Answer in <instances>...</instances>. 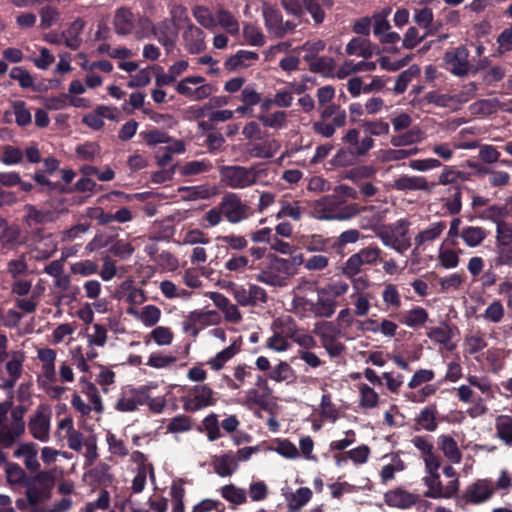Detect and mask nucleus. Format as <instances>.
<instances>
[{
  "instance_id": "052dcab7",
  "label": "nucleus",
  "mask_w": 512,
  "mask_h": 512,
  "mask_svg": "<svg viewBox=\"0 0 512 512\" xmlns=\"http://www.w3.org/2000/svg\"><path fill=\"white\" fill-rule=\"evenodd\" d=\"M213 168L212 163L207 159L202 160H194L185 163L181 167V175L183 176H193L201 173H205L210 171Z\"/></svg>"
},
{
  "instance_id": "603ef678",
  "label": "nucleus",
  "mask_w": 512,
  "mask_h": 512,
  "mask_svg": "<svg viewBox=\"0 0 512 512\" xmlns=\"http://www.w3.org/2000/svg\"><path fill=\"white\" fill-rule=\"evenodd\" d=\"M501 108L504 109V104L496 98L478 100L470 106L472 113L481 115L493 114Z\"/></svg>"
},
{
  "instance_id": "ddd939ff",
  "label": "nucleus",
  "mask_w": 512,
  "mask_h": 512,
  "mask_svg": "<svg viewBox=\"0 0 512 512\" xmlns=\"http://www.w3.org/2000/svg\"><path fill=\"white\" fill-rule=\"evenodd\" d=\"M391 8H385L381 12L372 15V29L374 36L381 44H395L400 40L397 32L391 31V25L388 16Z\"/></svg>"
},
{
  "instance_id": "0eeeda50",
  "label": "nucleus",
  "mask_w": 512,
  "mask_h": 512,
  "mask_svg": "<svg viewBox=\"0 0 512 512\" xmlns=\"http://www.w3.org/2000/svg\"><path fill=\"white\" fill-rule=\"evenodd\" d=\"M175 90L192 101H202L211 96L214 87L209 83H205V78L202 76L195 75L182 79L175 86Z\"/></svg>"
},
{
  "instance_id": "338daca9",
  "label": "nucleus",
  "mask_w": 512,
  "mask_h": 512,
  "mask_svg": "<svg viewBox=\"0 0 512 512\" xmlns=\"http://www.w3.org/2000/svg\"><path fill=\"white\" fill-rule=\"evenodd\" d=\"M496 255L493 259L495 267L508 266L512 267V245L511 244H495Z\"/></svg>"
},
{
  "instance_id": "423d86ee",
  "label": "nucleus",
  "mask_w": 512,
  "mask_h": 512,
  "mask_svg": "<svg viewBox=\"0 0 512 512\" xmlns=\"http://www.w3.org/2000/svg\"><path fill=\"white\" fill-rule=\"evenodd\" d=\"M313 333L319 336L323 348L331 358L339 357L346 346L339 341L340 331L332 322H318L314 325Z\"/></svg>"
},
{
  "instance_id": "c756f323",
  "label": "nucleus",
  "mask_w": 512,
  "mask_h": 512,
  "mask_svg": "<svg viewBox=\"0 0 512 512\" xmlns=\"http://www.w3.org/2000/svg\"><path fill=\"white\" fill-rule=\"evenodd\" d=\"M393 187L399 191L406 190H420L430 192L431 188L426 180V178L422 176H408L403 175L394 180Z\"/></svg>"
},
{
  "instance_id": "f8f14e48",
  "label": "nucleus",
  "mask_w": 512,
  "mask_h": 512,
  "mask_svg": "<svg viewBox=\"0 0 512 512\" xmlns=\"http://www.w3.org/2000/svg\"><path fill=\"white\" fill-rule=\"evenodd\" d=\"M468 385H461L456 388V395L460 402L470 403L474 400L473 388L478 389L486 398H493L491 381L485 376L469 375Z\"/></svg>"
},
{
  "instance_id": "5fc2aeb1",
  "label": "nucleus",
  "mask_w": 512,
  "mask_h": 512,
  "mask_svg": "<svg viewBox=\"0 0 512 512\" xmlns=\"http://www.w3.org/2000/svg\"><path fill=\"white\" fill-rule=\"evenodd\" d=\"M419 151L417 147L409 149H386L379 152V159L382 162L398 161L416 155Z\"/></svg>"
},
{
  "instance_id": "de8ad7c7",
  "label": "nucleus",
  "mask_w": 512,
  "mask_h": 512,
  "mask_svg": "<svg viewBox=\"0 0 512 512\" xmlns=\"http://www.w3.org/2000/svg\"><path fill=\"white\" fill-rule=\"evenodd\" d=\"M337 303L333 298L318 297L313 302L312 314L317 318H330L336 311Z\"/></svg>"
},
{
  "instance_id": "4be33fe9",
  "label": "nucleus",
  "mask_w": 512,
  "mask_h": 512,
  "mask_svg": "<svg viewBox=\"0 0 512 512\" xmlns=\"http://www.w3.org/2000/svg\"><path fill=\"white\" fill-rule=\"evenodd\" d=\"M24 221L32 230L37 225L51 223L57 219V213L50 209H39L35 205L26 204L24 206Z\"/></svg>"
},
{
  "instance_id": "49530a36",
  "label": "nucleus",
  "mask_w": 512,
  "mask_h": 512,
  "mask_svg": "<svg viewBox=\"0 0 512 512\" xmlns=\"http://www.w3.org/2000/svg\"><path fill=\"white\" fill-rule=\"evenodd\" d=\"M7 273L13 280L22 278L29 274V266L25 253H22L7 262Z\"/></svg>"
},
{
  "instance_id": "c9c22d12",
  "label": "nucleus",
  "mask_w": 512,
  "mask_h": 512,
  "mask_svg": "<svg viewBox=\"0 0 512 512\" xmlns=\"http://www.w3.org/2000/svg\"><path fill=\"white\" fill-rule=\"evenodd\" d=\"M304 212L305 208L301 205L299 200H281L280 210L276 214V218L281 219L288 217L294 221H299L301 220Z\"/></svg>"
},
{
  "instance_id": "b1692460",
  "label": "nucleus",
  "mask_w": 512,
  "mask_h": 512,
  "mask_svg": "<svg viewBox=\"0 0 512 512\" xmlns=\"http://www.w3.org/2000/svg\"><path fill=\"white\" fill-rule=\"evenodd\" d=\"M25 355L22 351H13L9 354V360L5 364L8 378L4 380V388L11 389L15 386L23 373V362Z\"/></svg>"
},
{
  "instance_id": "09e8293b",
  "label": "nucleus",
  "mask_w": 512,
  "mask_h": 512,
  "mask_svg": "<svg viewBox=\"0 0 512 512\" xmlns=\"http://www.w3.org/2000/svg\"><path fill=\"white\" fill-rule=\"evenodd\" d=\"M307 11L311 14L315 23L320 24L325 19L324 7L330 8L333 0H303Z\"/></svg>"
},
{
  "instance_id": "37998d69",
  "label": "nucleus",
  "mask_w": 512,
  "mask_h": 512,
  "mask_svg": "<svg viewBox=\"0 0 512 512\" xmlns=\"http://www.w3.org/2000/svg\"><path fill=\"white\" fill-rule=\"evenodd\" d=\"M376 62H367V61H360L358 63H353L352 61H345L340 68L337 71V77L339 79H343L350 74L356 73V72H368V71H374L376 69Z\"/></svg>"
},
{
  "instance_id": "5701e85b",
  "label": "nucleus",
  "mask_w": 512,
  "mask_h": 512,
  "mask_svg": "<svg viewBox=\"0 0 512 512\" xmlns=\"http://www.w3.org/2000/svg\"><path fill=\"white\" fill-rule=\"evenodd\" d=\"M345 53L348 56H357L364 59L371 58L379 53V47L373 44L369 38L354 37L345 47Z\"/></svg>"
},
{
  "instance_id": "774afa93",
  "label": "nucleus",
  "mask_w": 512,
  "mask_h": 512,
  "mask_svg": "<svg viewBox=\"0 0 512 512\" xmlns=\"http://www.w3.org/2000/svg\"><path fill=\"white\" fill-rule=\"evenodd\" d=\"M9 76L11 79L18 82L19 86L23 89H29L34 87V78L30 72L22 67L15 66L11 69Z\"/></svg>"
},
{
  "instance_id": "9b49d317",
  "label": "nucleus",
  "mask_w": 512,
  "mask_h": 512,
  "mask_svg": "<svg viewBox=\"0 0 512 512\" xmlns=\"http://www.w3.org/2000/svg\"><path fill=\"white\" fill-rule=\"evenodd\" d=\"M289 268L288 259L275 257L267 269L257 274L256 279L269 286L282 287L286 285Z\"/></svg>"
},
{
  "instance_id": "e2e57ef3",
  "label": "nucleus",
  "mask_w": 512,
  "mask_h": 512,
  "mask_svg": "<svg viewBox=\"0 0 512 512\" xmlns=\"http://www.w3.org/2000/svg\"><path fill=\"white\" fill-rule=\"evenodd\" d=\"M311 72L320 73L324 76H332L334 71V60L331 57H317L309 62Z\"/></svg>"
},
{
  "instance_id": "13d9d810",
  "label": "nucleus",
  "mask_w": 512,
  "mask_h": 512,
  "mask_svg": "<svg viewBox=\"0 0 512 512\" xmlns=\"http://www.w3.org/2000/svg\"><path fill=\"white\" fill-rule=\"evenodd\" d=\"M238 352V348L235 344H231L222 351L218 352L215 357L211 358L207 364L211 369L218 371L224 367V365L233 358Z\"/></svg>"
},
{
  "instance_id": "dca6fc26",
  "label": "nucleus",
  "mask_w": 512,
  "mask_h": 512,
  "mask_svg": "<svg viewBox=\"0 0 512 512\" xmlns=\"http://www.w3.org/2000/svg\"><path fill=\"white\" fill-rule=\"evenodd\" d=\"M147 400L148 394L145 389L125 387L115 404V408L121 412H133L139 406L144 405Z\"/></svg>"
},
{
  "instance_id": "a18cd8bd",
  "label": "nucleus",
  "mask_w": 512,
  "mask_h": 512,
  "mask_svg": "<svg viewBox=\"0 0 512 512\" xmlns=\"http://www.w3.org/2000/svg\"><path fill=\"white\" fill-rule=\"evenodd\" d=\"M192 15L199 23V25H201L205 29L214 30L217 27L216 17L212 13V11L206 6H194L192 8Z\"/></svg>"
},
{
  "instance_id": "f704fd0d",
  "label": "nucleus",
  "mask_w": 512,
  "mask_h": 512,
  "mask_svg": "<svg viewBox=\"0 0 512 512\" xmlns=\"http://www.w3.org/2000/svg\"><path fill=\"white\" fill-rule=\"evenodd\" d=\"M279 149H280L279 141L272 139V140H266L261 143L253 144L248 149V153L251 157H254V158L270 159L278 152Z\"/></svg>"
},
{
  "instance_id": "864d4df0",
  "label": "nucleus",
  "mask_w": 512,
  "mask_h": 512,
  "mask_svg": "<svg viewBox=\"0 0 512 512\" xmlns=\"http://www.w3.org/2000/svg\"><path fill=\"white\" fill-rule=\"evenodd\" d=\"M53 285L56 289L64 292L60 299L70 298V300H75L78 293L79 287L72 286L71 278L69 275L61 274L60 276L54 279Z\"/></svg>"
},
{
  "instance_id": "a19ab883",
  "label": "nucleus",
  "mask_w": 512,
  "mask_h": 512,
  "mask_svg": "<svg viewBox=\"0 0 512 512\" xmlns=\"http://www.w3.org/2000/svg\"><path fill=\"white\" fill-rule=\"evenodd\" d=\"M428 320V312L422 307H415L401 314L400 321L410 328H418Z\"/></svg>"
},
{
  "instance_id": "9d476101",
  "label": "nucleus",
  "mask_w": 512,
  "mask_h": 512,
  "mask_svg": "<svg viewBox=\"0 0 512 512\" xmlns=\"http://www.w3.org/2000/svg\"><path fill=\"white\" fill-rule=\"evenodd\" d=\"M51 409L45 404L37 406L34 414L28 422V429L32 437L40 442H48L50 439Z\"/></svg>"
},
{
  "instance_id": "f3484780",
  "label": "nucleus",
  "mask_w": 512,
  "mask_h": 512,
  "mask_svg": "<svg viewBox=\"0 0 512 512\" xmlns=\"http://www.w3.org/2000/svg\"><path fill=\"white\" fill-rule=\"evenodd\" d=\"M359 214H362L359 226L364 230H371L375 236H378L379 229L383 227V221L386 216L385 209H379L373 205L359 206Z\"/></svg>"
},
{
  "instance_id": "0e129e2a",
  "label": "nucleus",
  "mask_w": 512,
  "mask_h": 512,
  "mask_svg": "<svg viewBox=\"0 0 512 512\" xmlns=\"http://www.w3.org/2000/svg\"><path fill=\"white\" fill-rule=\"evenodd\" d=\"M420 68L417 65L410 66L407 70L400 73L394 85V91L397 94H402L407 89L408 84L414 77L419 75Z\"/></svg>"
},
{
  "instance_id": "cd10ccee",
  "label": "nucleus",
  "mask_w": 512,
  "mask_h": 512,
  "mask_svg": "<svg viewBox=\"0 0 512 512\" xmlns=\"http://www.w3.org/2000/svg\"><path fill=\"white\" fill-rule=\"evenodd\" d=\"M37 455H38L37 445L32 442L22 443L14 451V457H16V458L22 457L24 460L25 467L31 472H36L40 468V463L38 461Z\"/></svg>"
},
{
  "instance_id": "ea45409f",
  "label": "nucleus",
  "mask_w": 512,
  "mask_h": 512,
  "mask_svg": "<svg viewBox=\"0 0 512 512\" xmlns=\"http://www.w3.org/2000/svg\"><path fill=\"white\" fill-rule=\"evenodd\" d=\"M300 244L311 253H321V252H327L329 245H330V239L324 238L320 234H312V235H306L301 236L300 238Z\"/></svg>"
},
{
  "instance_id": "680f3d73",
  "label": "nucleus",
  "mask_w": 512,
  "mask_h": 512,
  "mask_svg": "<svg viewBox=\"0 0 512 512\" xmlns=\"http://www.w3.org/2000/svg\"><path fill=\"white\" fill-rule=\"evenodd\" d=\"M508 215V210L505 205H491L487 207L479 217L482 220L490 221L498 225L504 221Z\"/></svg>"
},
{
  "instance_id": "a211bd4d",
  "label": "nucleus",
  "mask_w": 512,
  "mask_h": 512,
  "mask_svg": "<svg viewBox=\"0 0 512 512\" xmlns=\"http://www.w3.org/2000/svg\"><path fill=\"white\" fill-rule=\"evenodd\" d=\"M494 490L495 486L490 480L479 479L467 487L464 498L468 503L481 504L492 497Z\"/></svg>"
},
{
  "instance_id": "1a4fd4ad",
  "label": "nucleus",
  "mask_w": 512,
  "mask_h": 512,
  "mask_svg": "<svg viewBox=\"0 0 512 512\" xmlns=\"http://www.w3.org/2000/svg\"><path fill=\"white\" fill-rule=\"evenodd\" d=\"M219 204L223 216L231 224L240 223L250 216V207L236 193L225 194Z\"/></svg>"
},
{
  "instance_id": "c03bdc74",
  "label": "nucleus",
  "mask_w": 512,
  "mask_h": 512,
  "mask_svg": "<svg viewBox=\"0 0 512 512\" xmlns=\"http://www.w3.org/2000/svg\"><path fill=\"white\" fill-rule=\"evenodd\" d=\"M217 25H220L227 33L236 35L239 33L240 25L236 17L228 10L220 8L216 12Z\"/></svg>"
},
{
  "instance_id": "6e6d98bb",
  "label": "nucleus",
  "mask_w": 512,
  "mask_h": 512,
  "mask_svg": "<svg viewBox=\"0 0 512 512\" xmlns=\"http://www.w3.org/2000/svg\"><path fill=\"white\" fill-rule=\"evenodd\" d=\"M359 388V406L362 409L375 408L379 403V395L367 384H360Z\"/></svg>"
},
{
  "instance_id": "aec40b11",
  "label": "nucleus",
  "mask_w": 512,
  "mask_h": 512,
  "mask_svg": "<svg viewBox=\"0 0 512 512\" xmlns=\"http://www.w3.org/2000/svg\"><path fill=\"white\" fill-rule=\"evenodd\" d=\"M423 481L428 488L425 496L429 498H452L456 495L455 483L453 485H443L440 481L438 471L435 473H427Z\"/></svg>"
},
{
  "instance_id": "72a5a7b5",
  "label": "nucleus",
  "mask_w": 512,
  "mask_h": 512,
  "mask_svg": "<svg viewBox=\"0 0 512 512\" xmlns=\"http://www.w3.org/2000/svg\"><path fill=\"white\" fill-rule=\"evenodd\" d=\"M128 313L133 315L147 327L156 325L161 317V310L155 305H146L141 309V311L130 308L128 309Z\"/></svg>"
},
{
  "instance_id": "6e6552de",
  "label": "nucleus",
  "mask_w": 512,
  "mask_h": 512,
  "mask_svg": "<svg viewBox=\"0 0 512 512\" xmlns=\"http://www.w3.org/2000/svg\"><path fill=\"white\" fill-rule=\"evenodd\" d=\"M183 408L188 412H196L216 403L214 391L206 384L193 386L187 396L182 397Z\"/></svg>"
},
{
  "instance_id": "473e14b6",
  "label": "nucleus",
  "mask_w": 512,
  "mask_h": 512,
  "mask_svg": "<svg viewBox=\"0 0 512 512\" xmlns=\"http://www.w3.org/2000/svg\"><path fill=\"white\" fill-rule=\"evenodd\" d=\"M263 17L267 30L277 38L283 37V31L280 29L282 25V16L279 10L264 4Z\"/></svg>"
},
{
  "instance_id": "7c9ffc66",
  "label": "nucleus",
  "mask_w": 512,
  "mask_h": 512,
  "mask_svg": "<svg viewBox=\"0 0 512 512\" xmlns=\"http://www.w3.org/2000/svg\"><path fill=\"white\" fill-rule=\"evenodd\" d=\"M438 448L444 456L454 464H458L462 460V453L455 439L450 435H440L437 438Z\"/></svg>"
},
{
  "instance_id": "3c124183",
  "label": "nucleus",
  "mask_w": 512,
  "mask_h": 512,
  "mask_svg": "<svg viewBox=\"0 0 512 512\" xmlns=\"http://www.w3.org/2000/svg\"><path fill=\"white\" fill-rule=\"evenodd\" d=\"M354 306V314L358 317H365L371 309V293H352L350 295Z\"/></svg>"
},
{
  "instance_id": "7ed1b4c3",
  "label": "nucleus",
  "mask_w": 512,
  "mask_h": 512,
  "mask_svg": "<svg viewBox=\"0 0 512 512\" xmlns=\"http://www.w3.org/2000/svg\"><path fill=\"white\" fill-rule=\"evenodd\" d=\"M261 172L258 164L251 167L227 165L219 168L221 182L231 189H244L254 185Z\"/></svg>"
},
{
  "instance_id": "4c0bfd02",
  "label": "nucleus",
  "mask_w": 512,
  "mask_h": 512,
  "mask_svg": "<svg viewBox=\"0 0 512 512\" xmlns=\"http://www.w3.org/2000/svg\"><path fill=\"white\" fill-rule=\"evenodd\" d=\"M85 23L81 19H76L71 23L68 29L63 32L64 44L72 49L76 50L79 48L82 39L80 37L81 32L83 31Z\"/></svg>"
},
{
  "instance_id": "a878e982",
  "label": "nucleus",
  "mask_w": 512,
  "mask_h": 512,
  "mask_svg": "<svg viewBox=\"0 0 512 512\" xmlns=\"http://www.w3.org/2000/svg\"><path fill=\"white\" fill-rule=\"evenodd\" d=\"M359 135L360 132L357 129H349L342 137V142L349 144L356 156H365L374 147L375 142L371 136L359 140Z\"/></svg>"
},
{
  "instance_id": "58836bf2",
  "label": "nucleus",
  "mask_w": 512,
  "mask_h": 512,
  "mask_svg": "<svg viewBox=\"0 0 512 512\" xmlns=\"http://www.w3.org/2000/svg\"><path fill=\"white\" fill-rule=\"evenodd\" d=\"M446 229L444 221L431 223L426 229L420 231L414 238L417 247L422 246L427 242H432L437 239Z\"/></svg>"
},
{
  "instance_id": "8fccbe9b",
  "label": "nucleus",
  "mask_w": 512,
  "mask_h": 512,
  "mask_svg": "<svg viewBox=\"0 0 512 512\" xmlns=\"http://www.w3.org/2000/svg\"><path fill=\"white\" fill-rule=\"evenodd\" d=\"M311 497L312 491L310 488H298L295 493H292L288 498L289 512H299V510L310 501Z\"/></svg>"
},
{
  "instance_id": "4d7b16f0",
  "label": "nucleus",
  "mask_w": 512,
  "mask_h": 512,
  "mask_svg": "<svg viewBox=\"0 0 512 512\" xmlns=\"http://www.w3.org/2000/svg\"><path fill=\"white\" fill-rule=\"evenodd\" d=\"M469 177L468 172L456 170L454 167H445L438 176V184L444 186L455 184L458 181H466Z\"/></svg>"
},
{
  "instance_id": "393cba45",
  "label": "nucleus",
  "mask_w": 512,
  "mask_h": 512,
  "mask_svg": "<svg viewBox=\"0 0 512 512\" xmlns=\"http://www.w3.org/2000/svg\"><path fill=\"white\" fill-rule=\"evenodd\" d=\"M152 35L170 53L176 44L178 32L173 28L168 20L162 21L155 25Z\"/></svg>"
},
{
  "instance_id": "2eb2a0df",
  "label": "nucleus",
  "mask_w": 512,
  "mask_h": 512,
  "mask_svg": "<svg viewBox=\"0 0 512 512\" xmlns=\"http://www.w3.org/2000/svg\"><path fill=\"white\" fill-rule=\"evenodd\" d=\"M469 51L465 46H459L447 51L444 56L446 68L453 75L463 77L470 72Z\"/></svg>"
},
{
  "instance_id": "69168bd1",
  "label": "nucleus",
  "mask_w": 512,
  "mask_h": 512,
  "mask_svg": "<svg viewBox=\"0 0 512 512\" xmlns=\"http://www.w3.org/2000/svg\"><path fill=\"white\" fill-rule=\"evenodd\" d=\"M416 422L426 431H435L437 428L435 407H426L421 410L416 418Z\"/></svg>"
},
{
  "instance_id": "e433bc0d",
  "label": "nucleus",
  "mask_w": 512,
  "mask_h": 512,
  "mask_svg": "<svg viewBox=\"0 0 512 512\" xmlns=\"http://www.w3.org/2000/svg\"><path fill=\"white\" fill-rule=\"evenodd\" d=\"M214 471L221 477L232 475L238 468V463L234 455L224 454L216 456L213 461Z\"/></svg>"
},
{
  "instance_id": "4468645a",
  "label": "nucleus",
  "mask_w": 512,
  "mask_h": 512,
  "mask_svg": "<svg viewBox=\"0 0 512 512\" xmlns=\"http://www.w3.org/2000/svg\"><path fill=\"white\" fill-rule=\"evenodd\" d=\"M232 294L236 302L243 307H255L267 301L266 291L256 284H249L247 287L234 285Z\"/></svg>"
},
{
  "instance_id": "79ce46f5",
  "label": "nucleus",
  "mask_w": 512,
  "mask_h": 512,
  "mask_svg": "<svg viewBox=\"0 0 512 512\" xmlns=\"http://www.w3.org/2000/svg\"><path fill=\"white\" fill-rule=\"evenodd\" d=\"M258 58L259 55L256 52L239 50L225 61V67L228 70H236L239 67L249 66L251 62L258 60Z\"/></svg>"
},
{
  "instance_id": "bb28decb",
  "label": "nucleus",
  "mask_w": 512,
  "mask_h": 512,
  "mask_svg": "<svg viewBox=\"0 0 512 512\" xmlns=\"http://www.w3.org/2000/svg\"><path fill=\"white\" fill-rule=\"evenodd\" d=\"M135 21L136 18L129 9L119 8L116 10L113 19L114 30L118 35H129L135 28Z\"/></svg>"
},
{
  "instance_id": "c85d7f7f",
  "label": "nucleus",
  "mask_w": 512,
  "mask_h": 512,
  "mask_svg": "<svg viewBox=\"0 0 512 512\" xmlns=\"http://www.w3.org/2000/svg\"><path fill=\"white\" fill-rule=\"evenodd\" d=\"M495 437L505 446L512 448V416L500 414L494 420Z\"/></svg>"
},
{
  "instance_id": "f03ea898",
  "label": "nucleus",
  "mask_w": 512,
  "mask_h": 512,
  "mask_svg": "<svg viewBox=\"0 0 512 512\" xmlns=\"http://www.w3.org/2000/svg\"><path fill=\"white\" fill-rule=\"evenodd\" d=\"M411 223L407 219H399L394 223L384 224L378 236L384 246L404 254L411 247L409 229Z\"/></svg>"
},
{
  "instance_id": "6ab92c4d",
  "label": "nucleus",
  "mask_w": 512,
  "mask_h": 512,
  "mask_svg": "<svg viewBox=\"0 0 512 512\" xmlns=\"http://www.w3.org/2000/svg\"><path fill=\"white\" fill-rule=\"evenodd\" d=\"M184 48L190 54H200L206 49L205 33L192 22L186 25L182 33Z\"/></svg>"
},
{
  "instance_id": "f257e3e1",
  "label": "nucleus",
  "mask_w": 512,
  "mask_h": 512,
  "mask_svg": "<svg viewBox=\"0 0 512 512\" xmlns=\"http://www.w3.org/2000/svg\"><path fill=\"white\" fill-rule=\"evenodd\" d=\"M359 214V205L351 203L342 205V201L334 195L324 196L314 203L313 217L318 220L345 221Z\"/></svg>"
},
{
  "instance_id": "39448f33",
  "label": "nucleus",
  "mask_w": 512,
  "mask_h": 512,
  "mask_svg": "<svg viewBox=\"0 0 512 512\" xmlns=\"http://www.w3.org/2000/svg\"><path fill=\"white\" fill-rule=\"evenodd\" d=\"M55 484V476L52 471H39L35 476L25 482V496L30 506L49 500Z\"/></svg>"
},
{
  "instance_id": "412c9836",
  "label": "nucleus",
  "mask_w": 512,
  "mask_h": 512,
  "mask_svg": "<svg viewBox=\"0 0 512 512\" xmlns=\"http://www.w3.org/2000/svg\"><path fill=\"white\" fill-rule=\"evenodd\" d=\"M384 500L390 507L409 509L420 500V496L403 488H395L384 494Z\"/></svg>"
},
{
  "instance_id": "bf43d9fd",
  "label": "nucleus",
  "mask_w": 512,
  "mask_h": 512,
  "mask_svg": "<svg viewBox=\"0 0 512 512\" xmlns=\"http://www.w3.org/2000/svg\"><path fill=\"white\" fill-rule=\"evenodd\" d=\"M505 315V309L500 300L492 301L485 309L481 318L488 323H500Z\"/></svg>"
},
{
  "instance_id": "20e7f679",
  "label": "nucleus",
  "mask_w": 512,
  "mask_h": 512,
  "mask_svg": "<svg viewBox=\"0 0 512 512\" xmlns=\"http://www.w3.org/2000/svg\"><path fill=\"white\" fill-rule=\"evenodd\" d=\"M27 244V253L37 262L50 259L58 250V242L53 233L47 232L42 227L31 230Z\"/></svg>"
},
{
  "instance_id": "2f4dec72",
  "label": "nucleus",
  "mask_w": 512,
  "mask_h": 512,
  "mask_svg": "<svg viewBox=\"0 0 512 512\" xmlns=\"http://www.w3.org/2000/svg\"><path fill=\"white\" fill-rule=\"evenodd\" d=\"M488 235L489 232L480 226H465L460 232V237L469 248L481 246Z\"/></svg>"
}]
</instances>
